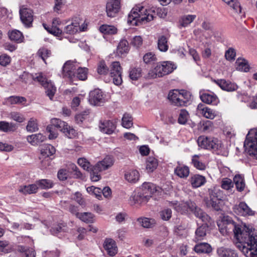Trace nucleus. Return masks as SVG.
<instances>
[{
  "label": "nucleus",
  "instance_id": "obj_1",
  "mask_svg": "<svg viewBox=\"0 0 257 257\" xmlns=\"http://www.w3.org/2000/svg\"><path fill=\"white\" fill-rule=\"evenodd\" d=\"M223 223L227 232L233 230L235 238L243 246V252L246 257H257V232L254 229L237 224L228 216L224 218Z\"/></svg>",
  "mask_w": 257,
  "mask_h": 257
},
{
  "label": "nucleus",
  "instance_id": "obj_2",
  "mask_svg": "<svg viewBox=\"0 0 257 257\" xmlns=\"http://www.w3.org/2000/svg\"><path fill=\"white\" fill-rule=\"evenodd\" d=\"M155 8L153 7L148 10L143 7L136 6L128 14L127 23L133 26H138L144 21L150 22L153 20L156 15Z\"/></svg>",
  "mask_w": 257,
  "mask_h": 257
},
{
  "label": "nucleus",
  "instance_id": "obj_3",
  "mask_svg": "<svg viewBox=\"0 0 257 257\" xmlns=\"http://www.w3.org/2000/svg\"><path fill=\"white\" fill-rule=\"evenodd\" d=\"M80 66L79 63L75 60H68L63 65L62 74L64 78H68L73 84L78 85L80 80Z\"/></svg>",
  "mask_w": 257,
  "mask_h": 257
},
{
  "label": "nucleus",
  "instance_id": "obj_4",
  "mask_svg": "<svg viewBox=\"0 0 257 257\" xmlns=\"http://www.w3.org/2000/svg\"><path fill=\"white\" fill-rule=\"evenodd\" d=\"M176 68L175 65L171 61L160 62L153 69L149 71L146 77L148 79L161 77L172 73Z\"/></svg>",
  "mask_w": 257,
  "mask_h": 257
},
{
  "label": "nucleus",
  "instance_id": "obj_5",
  "mask_svg": "<svg viewBox=\"0 0 257 257\" xmlns=\"http://www.w3.org/2000/svg\"><path fill=\"white\" fill-rule=\"evenodd\" d=\"M244 147L247 153L257 160V128L251 129L248 132Z\"/></svg>",
  "mask_w": 257,
  "mask_h": 257
},
{
  "label": "nucleus",
  "instance_id": "obj_6",
  "mask_svg": "<svg viewBox=\"0 0 257 257\" xmlns=\"http://www.w3.org/2000/svg\"><path fill=\"white\" fill-rule=\"evenodd\" d=\"M35 79L44 87L47 96L50 100H53V96L56 92V87L54 83L51 80H48L42 73L38 74Z\"/></svg>",
  "mask_w": 257,
  "mask_h": 257
},
{
  "label": "nucleus",
  "instance_id": "obj_7",
  "mask_svg": "<svg viewBox=\"0 0 257 257\" xmlns=\"http://www.w3.org/2000/svg\"><path fill=\"white\" fill-rule=\"evenodd\" d=\"M197 143L199 147L202 148L217 151L221 147L220 144L216 139L200 136L198 138Z\"/></svg>",
  "mask_w": 257,
  "mask_h": 257
},
{
  "label": "nucleus",
  "instance_id": "obj_8",
  "mask_svg": "<svg viewBox=\"0 0 257 257\" xmlns=\"http://www.w3.org/2000/svg\"><path fill=\"white\" fill-rule=\"evenodd\" d=\"M67 123L58 118H53L51 120V124L47 126L46 131L50 133L49 139H54L57 137V133L55 132V128L59 129L62 132L63 128Z\"/></svg>",
  "mask_w": 257,
  "mask_h": 257
},
{
  "label": "nucleus",
  "instance_id": "obj_9",
  "mask_svg": "<svg viewBox=\"0 0 257 257\" xmlns=\"http://www.w3.org/2000/svg\"><path fill=\"white\" fill-rule=\"evenodd\" d=\"M122 68L118 61L113 62L110 66V75L116 85H120L122 82L121 78Z\"/></svg>",
  "mask_w": 257,
  "mask_h": 257
},
{
  "label": "nucleus",
  "instance_id": "obj_10",
  "mask_svg": "<svg viewBox=\"0 0 257 257\" xmlns=\"http://www.w3.org/2000/svg\"><path fill=\"white\" fill-rule=\"evenodd\" d=\"M89 103L94 106H100L105 102V95L101 90L95 89L89 92Z\"/></svg>",
  "mask_w": 257,
  "mask_h": 257
},
{
  "label": "nucleus",
  "instance_id": "obj_11",
  "mask_svg": "<svg viewBox=\"0 0 257 257\" xmlns=\"http://www.w3.org/2000/svg\"><path fill=\"white\" fill-rule=\"evenodd\" d=\"M170 204L176 211L182 214L188 213L189 209L191 211L195 207V203L191 200L180 203L174 201L170 202Z\"/></svg>",
  "mask_w": 257,
  "mask_h": 257
},
{
  "label": "nucleus",
  "instance_id": "obj_12",
  "mask_svg": "<svg viewBox=\"0 0 257 257\" xmlns=\"http://www.w3.org/2000/svg\"><path fill=\"white\" fill-rule=\"evenodd\" d=\"M19 12L21 20L24 25L27 27H31L33 21V12L32 10L23 6L21 7Z\"/></svg>",
  "mask_w": 257,
  "mask_h": 257
},
{
  "label": "nucleus",
  "instance_id": "obj_13",
  "mask_svg": "<svg viewBox=\"0 0 257 257\" xmlns=\"http://www.w3.org/2000/svg\"><path fill=\"white\" fill-rule=\"evenodd\" d=\"M114 159L110 156H106L102 160L98 161L94 166L96 172H102L111 167L114 164Z\"/></svg>",
  "mask_w": 257,
  "mask_h": 257
},
{
  "label": "nucleus",
  "instance_id": "obj_14",
  "mask_svg": "<svg viewBox=\"0 0 257 257\" xmlns=\"http://www.w3.org/2000/svg\"><path fill=\"white\" fill-rule=\"evenodd\" d=\"M120 9V0H109L106 5L107 16L110 18L115 17Z\"/></svg>",
  "mask_w": 257,
  "mask_h": 257
},
{
  "label": "nucleus",
  "instance_id": "obj_15",
  "mask_svg": "<svg viewBox=\"0 0 257 257\" xmlns=\"http://www.w3.org/2000/svg\"><path fill=\"white\" fill-rule=\"evenodd\" d=\"M150 195L144 194L143 192H134L131 196L129 201L131 205L142 204L147 203L150 198Z\"/></svg>",
  "mask_w": 257,
  "mask_h": 257
},
{
  "label": "nucleus",
  "instance_id": "obj_16",
  "mask_svg": "<svg viewBox=\"0 0 257 257\" xmlns=\"http://www.w3.org/2000/svg\"><path fill=\"white\" fill-rule=\"evenodd\" d=\"M99 128L101 132L107 134H111L116 128V125L110 120L99 121Z\"/></svg>",
  "mask_w": 257,
  "mask_h": 257
},
{
  "label": "nucleus",
  "instance_id": "obj_17",
  "mask_svg": "<svg viewBox=\"0 0 257 257\" xmlns=\"http://www.w3.org/2000/svg\"><path fill=\"white\" fill-rule=\"evenodd\" d=\"M103 247L107 254L111 256H114L117 252V247L115 241L111 238H106L103 243Z\"/></svg>",
  "mask_w": 257,
  "mask_h": 257
},
{
  "label": "nucleus",
  "instance_id": "obj_18",
  "mask_svg": "<svg viewBox=\"0 0 257 257\" xmlns=\"http://www.w3.org/2000/svg\"><path fill=\"white\" fill-rule=\"evenodd\" d=\"M233 209L235 213L241 216L251 215L253 214L252 211L244 202H241L238 205H234Z\"/></svg>",
  "mask_w": 257,
  "mask_h": 257
},
{
  "label": "nucleus",
  "instance_id": "obj_19",
  "mask_svg": "<svg viewBox=\"0 0 257 257\" xmlns=\"http://www.w3.org/2000/svg\"><path fill=\"white\" fill-rule=\"evenodd\" d=\"M213 81L216 83L222 90L227 91H235L238 87L236 84L232 83L229 81H226L225 79L214 80Z\"/></svg>",
  "mask_w": 257,
  "mask_h": 257
},
{
  "label": "nucleus",
  "instance_id": "obj_20",
  "mask_svg": "<svg viewBox=\"0 0 257 257\" xmlns=\"http://www.w3.org/2000/svg\"><path fill=\"white\" fill-rule=\"evenodd\" d=\"M80 31V19L74 20L71 24L66 26L64 30V33L74 35Z\"/></svg>",
  "mask_w": 257,
  "mask_h": 257
},
{
  "label": "nucleus",
  "instance_id": "obj_21",
  "mask_svg": "<svg viewBox=\"0 0 257 257\" xmlns=\"http://www.w3.org/2000/svg\"><path fill=\"white\" fill-rule=\"evenodd\" d=\"M198 111L204 117L209 119H213L216 116L215 111L205 106L203 104L200 103L197 106Z\"/></svg>",
  "mask_w": 257,
  "mask_h": 257
},
{
  "label": "nucleus",
  "instance_id": "obj_22",
  "mask_svg": "<svg viewBox=\"0 0 257 257\" xmlns=\"http://www.w3.org/2000/svg\"><path fill=\"white\" fill-rule=\"evenodd\" d=\"M195 207L191 210L195 216L201 220L203 222H210L211 217L204 212L200 208L197 207L195 203Z\"/></svg>",
  "mask_w": 257,
  "mask_h": 257
},
{
  "label": "nucleus",
  "instance_id": "obj_23",
  "mask_svg": "<svg viewBox=\"0 0 257 257\" xmlns=\"http://www.w3.org/2000/svg\"><path fill=\"white\" fill-rule=\"evenodd\" d=\"M46 139V137L41 133L30 135L27 138L28 142L33 146H37Z\"/></svg>",
  "mask_w": 257,
  "mask_h": 257
},
{
  "label": "nucleus",
  "instance_id": "obj_24",
  "mask_svg": "<svg viewBox=\"0 0 257 257\" xmlns=\"http://www.w3.org/2000/svg\"><path fill=\"white\" fill-rule=\"evenodd\" d=\"M219 257H238L236 250L228 247H220L217 250Z\"/></svg>",
  "mask_w": 257,
  "mask_h": 257
},
{
  "label": "nucleus",
  "instance_id": "obj_25",
  "mask_svg": "<svg viewBox=\"0 0 257 257\" xmlns=\"http://www.w3.org/2000/svg\"><path fill=\"white\" fill-rule=\"evenodd\" d=\"M209 222H204L201 226H199L195 231V241H198L203 239L206 235V231L208 228Z\"/></svg>",
  "mask_w": 257,
  "mask_h": 257
},
{
  "label": "nucleus",
  "instance_id": "obj_26",
  "mask_svg": "<svg viewBox=\"0 0 257 257\" xmlns=\"http://www.w3.org/2000/svg\"><path fill=\"white\" fill-rule=\"evenodd\" d=\"M200 97L203 102L207 104H212L216 105L219 102L218 98L214 94L204 93L200 95Z\"/></svg>",
  "mask_w": 257,
  "mask_h": 257
},
{
  "label": "nucleus",
  "instance_id": "obj_27",
  "mask_svg": "<svg viewBox=\"0 0 257 257\" xmlns=\"http://www.w3.org/2000/svg\"><path fill=\"white\" fill-rule=\"evenodd\" d=\"M174 173L180 178H186L189 175V168L188 166L181 165L178 163V166L175 169Z\"/></svg>",
  "mask_w": 257,
  "mask_h": 257
},
{
  "label": "nucleus",
  "instance_id": "obj_28",
  "mask_svg": "<svg viewBox=\"0 0 257 257\" xmlns=\"http://www.w3.org/2000/svg\"><path fill=\"white\" fill-rule=\"evenodd\" d=\"M38 189L37 183L28 185L21 186L19 189L20 192L24 195L36 193Z\"/></svg>",
  "mask_w": 257,
  "mask_h": 257
},
{
  "label": "nucleus",
  "instance_id": "obj_29",
  "mask_svg": "<svg viewBox=\"0 0 257 257\" xmlns=\"http://www.w3.org/2000/svg\"><path fill=\"white\" fill-rule=\"evenodd\" d=\"M130 50L128 42L125 39H122L119 42L116 49L117 54L122 55L127 54Z\"/></svg>",
  "mask_w": 257,
  "mask_h": 257
},
{
  "label": "nucleus",
  "instance_id": "obj_30",
  "mask_svg": "<svg viewBox=\"0 0 257 257\" xmlns=\"http://www.w3.org/2000/svg\"><path fill=\"white\" fill-rule=\"evenodd\" d=\"M190 181L193 188H198L205 183L206 179L202 175L195 174L191 177Z\"/></svg>",
  "mask_w": 257,
  "mask_h": 257
},
{
  "label": "nucleus",
  "instance_id": "obj_31",
  "mask_svg": "<svg viewBox=\"0 0 257 257\" xmlns=\"http://www.w3.org/2000/svg\"><path fill=\"white\" fill-rule=\"evenodd\" d=\"M206 207L209 208H212L214 210L218 211L221 210V205L220 204V199L216 200H209L206 198L204 199Z\"/></svg>",
  "mask_w": 257,
  "mask_h": 257
},
{
  "label": "nucleus",
  "instance_id": "obj_32",
  "mask_svg": "<svg viewBox=\"0 0 257 257\" xmlns=\"http://www.w3.org/2000/svg\"><path fill=\"white\" fill-rule=\"evenodd\" d=\"M233 11V13L240 14L241 8L237 0H222Z\"/></svg>",
  "mask_w": 257,
  "mask_h": 257
},
{
  "label": "nucleus",
  "instance_id": "obj_33",
  "mask_svg": "<svg viewBox=\"0 0 257 257\" xmlns=\"http://www.w3.org/2000/svg\"><path fill=\"white\" fill-rule=\"evenodd\" d=\"M10 39L17 43H20L23 41L24 37L23 34L17 30H12L9 32Z\"/></svg>",
  "mask_w": 257,
  "mask_h": 257
},
{
  "label": "nucleus",
  "instance_id": "obj_34",
  "mask_svg": "<svg viewBox=\"0 0 257 257\" xmlns=\"http://www.w3.org/2000/svg\"><path fill=\"white\" fill-rule=\"evenodd\" d=\"M194 250L197 253H209L212 251V248L207 243H200L194 246Z\"/></svg>",
  "mask_w": 257,
  "mask_h": 257
},
{
  "label": "nucleus",
  "instance_id": "obj_35",
  "mask_svg": "<svg viewBox=\"0 0 257 257\" xmlns=\"http://www.w3.org/2000/svg\"><path fill=\"white\" fill-rule=\"evenodd\" d=\"M140 174L137 170H130L125 174V179L132 183H136L139 179Z\"/></svg>",
  "mask_w": 257,
  "mask_h": 257
},
{
  "label": "nucleus",
  "instance_id": "obj_36",
  "mask_svg": "<svg viewBox=\"0 0 257 257\" xmlns=\"http://www.w3.org/2000/svg\"><path fill=\"white\" fill-rule=\"evenodd\" d=\"M233 182L237 191L241 192L244 190L245 184L243 177L242 175L240 174L236 175L233 178Z\"/></svg>",
  "mask_w": 257,
  "mask_h": 257
},
{
  "label": "nucleus",
  "instance_id": "obj_37",
  "mask_svg": "<svg viewBox=\"0 0 257 257\" xmlns=\"http://www.w3.org/2000/svg\"><path fill=\"white\" fill-rule=\"evenodd\" d=\"M101 33L107 35H114L117 33V29L113 26L102 25L99 27Z\"/></svg>",
  "mask_w": 257,
  "mask_h": 257
},
{
  "label": "nucleus",
  "instance_id": "obj_38",
  "mask_svg": "<svg viewBox=\"0 0 257 257\" xmlns=\"http://www.w3.org/2000/svg\"><path fill=\"white\" fill-rule=\"evenodd\" d=\"M236 68L237 70L247 72L249 70L247 62L243 59L238 58L236 62Z\"/></svg>",
  "mask_w": 257,
  "mask_h": 257
},
{
  "label": "nucleus",
  "instance_id": "obj_39",
  "mask_svg": "<svg viewBox=\"0 0 257 257\" xmlns=\"http://www.w3.org/2000/svg\"><path fill=\"white\" fill-rule=\"evenodd\" d=\"M158 47L160 51L166 52L168 49V39L165 36H161L158 40Z\"/></svg>",
  "mask_w": 257,
  "mask_h": 257
},
{
  "label": "nucleus",
  "instance_id": "obj_40",
  "mask_svg": "<svg viewBox=\"0 0 257 257\" xmlns=\"http://www.w3.org/2000/svg\"><path fill=\"white\" fill-rule=\"evenodd\" d=\"M38 187L42 189L52 188L54 186L53 181L49 179H41L36 181Z\"/></svg>",
  "mask_w": 257,
  "mask_h": 257
},
{
  "label": "nucleus",
  "instance_id": "obj_41",
  "mask_svg": "<svg viewBox=\"0 0 257 257\" xmlns=\"http://www.w3.org/2000/svg\"><path fill=\"white\" fill-rule=\"evenodd\" d=\"M143 193L144 194L151 195L157 191L155 185L151 183H144L142 185Z\"/></svg>",
  "mask_w": 257,
  "mask_h": 257
},
{
  "label": "nucleus",
  "instance_id": "obj_42",
  "mask_svg": "<svg viewBox=\"0 0 257 257\" xmlns=\"http://www.w3.org/2000/svg\"><path fill=\"white\" fill-rule=\"evenodd\" d=\"M196 15H188L182 16L179 20V23L182 27H185L191 24L196 18Z\"/></svg>",
  "mask_w": 257,
  "mask_h": 257
},
{
  "label": "nucleus",
  "instance_id": "obj_43",
  "mask_svg": "<svg viewBox=\"0 0 257 257\" xmlns=\"http://www.w3.org/2000/svg\"><path fill=\"white\" fill-rule=\"evenodd\" d=\"M26 101L25 97L23 96H11L6 99L7 104H23Z\"/></svg>",
  "mask_w": 257,
  "mask_h": 257
},
{
  "label": "nucleus",
  "instance_id": "obj_44",
  "mask_svg": "<svg viewBox=\"0 0 257 257\" xmlns=\"http://www.w3.org/2000/svg\"><path fill=\"white\" fill-rule=\"evenodd\" d=\"M158 166V161L154 157H149L146 161V169L148 172H152Z\"/></svg>",
  "mask_w": 257,
  "mask_h": 257
},
{
  "label": "nucleus",
  "instance_id": "obj_45",
  "mask_svg": "<svg viewBox=\"0 0 257 257\" xmlns=\"http://www.w3.org/2000/svg\"><path fill=\"white\" fill-rule=\"evenodd\" d=\"M121 124L123 127L129 128L133 126V118L130 114L125 113L121 119Z\"/></svg>",
  "mask_w": 257,
  "mask_h": 257
},
{
  "label": "nucleus",
  "instance_id": "obj_46",
  "mask_svg": "<svg viewBox=\"0 0 257 257\" xmlns=\"http://www.w3.org/2000/svg\"><path fill=\"white\" fill-rule=\"evenodd\" d=\"M192 163L194 167L200 170H204L206 168L205 164L199 160V156L194 155L192 159Z\"/></svg>",
  "mask_w": 257,
  "mask_h": 257
},
{
  "label": "nucleus",
  "instance_id": "obj_47",
  "mask_svg": "<svg viewBox=\"0 0 257 257\" xmlns=\"http://www.w3.org/2000/svg\"><path fill=\"white\" fill-rule=\"evenodd\" d=\"M180 94V92L177 90H174L171 91H170L168 94V99L172 101L174 105L178 106V99H179V95Z\"/></svg>",
  "mask_w": 257,
  "mask_h": 257
},
{
  "label": "nucleus",
  "instance_id": "obj_48",
  "mask_svg": "<svg viewBox=\"0 0 257 257\" xmlns=\"http://www.w3.org/2000/svg\"><path fill=\"white\" fill-rule=\"evenodd\" d=\"M109 69L103 60L99 62L97 65V71L100 75H106L108 73Z\"/></svg>",
  "mask_w": 257,
  "mask_h": 257
},
{
  "label": "nucleus",
  "instance_id": "obj_49",
  "mask_svg": "<svg viewBox=\"0 0 257 257\" xmlns=\"http://www.w3.org/2000/svg\"><path fill=\"white\" fill-rule=\"evenodd\" d=\"M27 130L29 132H35L38 130V126L37 120L34 118H31L29 120L26 127Z\"/></svg>",
  "mask_w": 257,
  "mask_h": 257
},
{
  "label": "nucleus",
  "instance_id": "obj_50",
  "mask_svg": "<svg viewBox=\"0 0 257 257\" xmlns=\"http://www.w3.org/2000/svg\"><path fill=\"white\" fill-rule=\"evenodd\" d=\"M185 95L186 97L183 96V95L181 94L180 92V94L179 95V99H178V106H186L189 102V100L190 99L191 95L189 93L186 91L185 92Z\"/></svg>",
  "mask_w": 257,
  "mask_h": 257
},
{
  "label": "nucleus",
  "instance_id": "obj_51",
  "mask_svg": "<svg viewBox=\"0 0 257 257\" xmlns=\"http://www.w3.org/2000/svg\"><path fill=\"white\" fill-rule=\"evenodd\" d=\"M56 150L55 148L50 144L45 145L41 150L42 154L47 156H51L55 154Z\"/></svg>",
  "mask_w": 257,
  "mask_h": 257
},
{
  "label": "nucleus",
  "instance_id": "obj_52",
  "mask_svg": "<svg viewBox=\"0 0 257 257\" xmlns=\"http://www.w3.org/2000/svg\"><path fill=\"white\" fill-rule=\"evenodd\" d=\"M138 222L144 228L152 227L154 224V220L152 221L148 218H140L137 220Z\"/></svg>",
  "mask_w": 257,
  "mask_h": 257
},
{
  "label": "nucleus",
  "instance_id": "obj_53",
  "mask_svg": "<svg viewBox=\"0 0 257 257\" xmlns=\"http://www.w3.org/2000/svg\"><path fill=\"white\" fill-rule=\"evenodd\" d=\"M81 221L87 223H92L94 221V215L91 212L81 213Z\"/></svg>",
  "mask_w": 257,
  "mask_h": 257
},
{
  "label": "nucleus",
  "instance_id": "obj_54",
  "mask_svg": "<svg viewBox=\"0 0 257 257\" xmlns=\"http://www.w3.org/2000/svg\"><path fill=\"white\" fill-rule=\"evenodd\" d=\"M141 68H133L130 71V77L133 80H136L141 77Z\"/></svg>",
  "mask_w": 257,
  "mask_h": 257
},
{
  "label": "nucleus",
  "instance_id": "obj_55",
  "mask_svg": "<svg viewBox=\"0 0 257 257\" xmlns=\"http://www.w3.org/2000/svg\"><path fill=\"white\" fill-rule=\"evenodd\" d=\"M62 132H63L65 136L70 139L74 138L76 137L77 134L76 131L74 129L71 128L68 124H66V126H65Z\"/></svg>",
  "mask_w": 257,
  "mask_h": 257
},
{
  "label": "nucleus",
  "instance_id": "obj_56",
  "mask_svg": "<svg viewBox=\"0 0 257 257\" xmlns=\"http://www.w3.org/2000/svg\"><path fill=\"white\" fill-rule=\"evenodd\" d=\"M15 125L5 121H0V130L4 132L13 131L15 130Z\"/></svg>",
  "mask_w": 257,
  "mask_h": 257
},
{
  "label": "nucleus",
  "instance_id": "obj_57",
  "mask_svg": "<svg viewBox=\"0 0 257 257\" xmlns=\"http://www.w3.org/2000/svg\"><path fill=\"white\" fill-rule=\"evenodd\" d=\"M81 168L89 173L94 171L93 166L92 167L90 163L85 158H81Z\"/></svg>",
  "mask_w": 257,
  "mask_h": 257
},
{
  "label": "nucleus",
  "instance_id": "obj_58",
  "mask_svg": "<svg viewBox=\"0 0 257 257\" xmlns=\"http://www.w3.org/2000/svg\"><path fill=\"white\" fill-rule=\"evenodd\" d=\"M188 112L185 109H182L178 117V122L184 124L187 122L188 118Z\"/></svg>",
  "mask_w": 257,
  "mask_h": 257
},
{
  "label": "nucleus",
  "instance_id": "obj_59",
  "mask_svg": "<svg viewBox=\"0 0 257 257\" xmlns=\"http://www.w3.org/2000/svg\"><path fill=\"white\" fill-rule=\"evenodd\" d=\"M44 28L50 33L55 35L58 36L60 34H61L62 33V31L59 28L56 27H52L51 28L47 26L46 24H43Z\"/></svg>",
  "mask_w": 257,
  "mask_h": 257
},
{
  "label": "nucleus",
  "instance_id": "obj_60",
  "mask_svg": "<svg viewBox=\"0 0 257 257\" xmlns=\"http://www.w3.org/2000/svg\"><path fill=\"white\" fill-rule=\"evenodd\" d=\"M38 55L45 62L46 59L50 56L51 52L47 49L41 48L39 50Z\"/></svg>",
  "mask_w": 257,
  "mask_h": 257
},
{
  "label": "nucleus",
  "instance_id": "obj_61",
  "mask_svg": "<svg viewBox=\"0 0 257 257\" xmlns=\"http://www.w3.org/2000/svg\"><path fill=\"white\" fill-rule=\"evenodd\" d=\"M236 56V52L234 49L229 48L225 53V57L226 60L229 61H232L235 59Z\"/></svg>",
  "mask_w": 257,
  "mask_h": 257
},
{
  "label": "nucleus",
  "instance_id": "obj_62",
  "mask_svg": "<svg viewBox=\"0 0 257 257\" xmlns=\"http://www.w3.org/2000/svg\"><path fill=\"white\" fill-rule=\"evenodd\" d=\"M161 218L164 220H168L172 216V210L170 209H166L160 212Z\"/></svg>",
  "mask_w": 257,
  "mask_h": 257
},
{
  "label": "nucleus",
  "instance_id": "obj_63",
  "mask_svg": "<svg viewBox=\"0 0 257 257\" xmlns=\"http://www.w3.org/2000/svg\"><path fill=\"white\" fill-rule=\"evenodd\" d=\"M233 184L232 181L228 178H224L221 181V187L225 190H229L231 188H232Z\"/></svg>",
  "mask_w": 257,
  "mask_h": 257
},
{
  "label": "nucleus",
  "instance_id": "obj_64",
  "mask_svg": "<svg viewBox=\"0 0 257 257\" xmlns=\"http://www.w3.org/2000/svg\"><path fill=\"white\" fill-rule=\"evenodd\" d=\"M143 60L145 63L148 64L151 62L157 60L155 55L152 52L146 53L143 57Z\"/></svg>",
  "mask_w": 257,
  "mask_h": 257
}]
</instances>
